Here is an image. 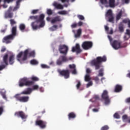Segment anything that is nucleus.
I'll use <instances>...</instances> for the list:
<instances>
[{"instance_id": "nucleus-1", "label": "nucleus", "mask_w": 130, "mask_h": 130, "mask_svg": "<svg viewBox=\"0 0 130 130\" xmlns=\"http://www.w3.org/2000/svg\"><path fill=\"white\" fill-rule=\"evenodd\" d=\"M31 93H32V89L31 88H27L26 90L23 91L20 93L15 94L14 98H16L17 101L26 103V102H28L29 101V96H21V95H30Z\"/></svg>"}, {"instance_id": "nucleus-2", "label": "nucleus", "mask_w": 130, "mask_h": 130, "mask_svg": "<svg viewBox=\"0 0 130 130\" xmlns=\"http://www.w3.org/2000/svg\"><path fill=\"white\" fill-rule=\"evenodd\" d=\"M107 60V57L105 55H104L103 57L98 56L96 59L92 60L91 63L92 66L95 67V70H99L102 62H105Z\"/></svg>"}, {"instance_id": "nucleus-3", "label": "nucleus", "mask_w": 130, "mask_h": 130, "mask_svg": "<svg viewBox=\"0 0 130 130\" xmlns=\"http://www.w3.org/2000/svg\"><path fill=\"white\" fill-rule=\"evenodd\" d=\"M28 53H29V49H26L24 52L23 51H21L18 53L17 55V60L18 61H25V60H27V58L28 57Z\"/></svg>"}, {"instance_id": "nucleus-4", "label": "nucleus", "mask_w": 130, "mask_h": 130, "mask_svg": "<svg viewBox=\"0 0 130 130\" xmlns=\"http://www.w3.org/2000/svg\"><path fill=\"white\" fill-rule=\"evenodd\" d=\"M101 98L104 101L105 105H109L110 104V98H109V94L107 90H104L101 95Z\"/></svg>"}, {"instance_id": "nucleus-5", "label": "nucleus", "mask_w": 130, "mask_h": 130, "mask_svg": "<svg viewBox=\"0 0 130 130\" xmlns=\"http://www.w3.org/2000/svg\"><path fill=\"white\" fill-rule=\"evenodd\" d=\"M34 84V82L29 81V79L24 77L21 79L19 82V87H24V86H32Z\"/></svg>"}, {"instance_id": "nucleus-6", "label": "nucleus", "mask_w": 130, "mask_h": 130, "mask_svg": "<svg viewBox=\"0 0 130 130\" xmlns=\"http://www.w3.org/2000/svg\"><path fill=\"white\" fill-rule=\"evenodd\" d=\"M105 17L108 22L112 23V24H114V16H113V13H112V10L111 9L107 11L105 14Z\"/></svg>"}, {"instance_id": "nucleus-7", "label": "nucleus", "mask_w": 130, "mask_h": 130, "mask_svg": "<svg viewBox=\"0 0 130 130\" xmlns=\"http://www.w3.org/2000/svg\"><path fill=\"white\" fill-rule=\"evenodd\" d=\"M73 59L72 57H67L66 56H60L59 58L57 60L56 64L57 66H60L62 64V62H67L69 60H72Z\"/></svg>"}, {"instance_id": "nucleus-8", "label": "nucleus", "mask_w": 130, "mask_h": 130, "mask_svg": "<svg viewBox=\"0 0 130 130\" xmlns=\"http://www.w3.org/2000/svg\"><path fill=\"white\" fill-rule=\"evenodd\" d=\"M126 43L124 44V46H121V43L118 42L117 40H114L111 44V45L114 49L117 50V49H119V48H121V47H126Z\"/></svg>"}, {"instance_id": "nucleus-9", "label": "nucleus", "mask_w": 130, "mask_h": 130, "mask_svg": "<svg viewBox=\"0 0 130 130\" xmlns=\"http://www.w3.org/2000/svg\"><path fill=\"white\" fill-rule=\"evenodd\" d=\"M9 57V54H6L3 57V61L1 62L0 65V71H3L4 69H6V67L9 65L8 62V58Z\"/></svg>"}, {"instance_id": "nucleus-10", "label": "nucleus", "mask_w": 130, "mask_h": 130, "mask_svg": "<svg viewBox=\"0 0 130 130\" xmlns=\"http://www.w3.org/2000/svg\"><path fill=\"white\" fill-rule=\"evenodd\" d=\"M82 47L84 50H89L93 47V42L91 41H84L82 43Z\"/></svg>"}, {"instance_id": "nucleus-11", "label": "nucleus", "mask_w": 130, "mask_h": 130, "mask_svg": "<svg viewBox=\"0 0 130 130\" xmlns=\"http://www.w3.org/2000/svg\"><path fill=\"white\" fill-rule=\"evenodd\" d=\"M58 50L62 54H67L68 51H69V47L66 45H60Z\"/></svg>"}, {"instance_id": "nucleus-12", "label": "nucleus", "mask_w": 130, "mask_h": 130, "mask_svg": "<svg viewBox=\"0 0 130 130\" xmlns=\"http://www.w3.org/2000/svg\"><path fill=\"white\" fill-rule=\"evenodd\" d=\"M45 17V15L43 14H42L39 16V20H37V22H39V23H40L39 25V28H42V27H44V26H45V21H44Z\"/></svg>"}, {"instance_id": "nucleus-13", "label": "nucleus", "mask_w": 130, "mask_h": 130, "mask_svg": "<svg viewBox=\"0 0 130 130\" xmlns=\"http://www.w3.org/2000/svg\"><path fill=\"white\" fill-rule=\"evenodd\" d=\"M58 73L60 76L64 77V79H69L70 78V70H59Z\"/></svg>"}, {"instance_id": "nucleus-14", "label": "nucleus", "mask_w": 130, "mask_h": 130, "mask_svg": "<svg viewBox=\"0 0 130 130\" xmlns=\"http://www.w3.org/2000/svg\"><path fill=\"white\" fill-rule=\"evenodd\" d=\"M12 7H9L8 10L5 13V19H12L14 17V13L12 12Z\"/></svg>"}, {"instance_id": "nucleus-15", "label": "nucleus", "mask_w": 130, "mask_h": 130, "mask_svg": "<svg viewBox=\"0 0 130 130\" xmlns=\"http://www.w3.org/2000/svg\"><path fill=\"white\" fill-rule=\"evenodd\" d=\"M46 122L42 120H37L35 122L36 125H38L41 128H45L46 127Z\"/></svg>"}, {"instance_id": "nucleus-16", "label": "nucleus", "mask_w": 130, "mask_h": 130, "mask_svg": "<svg viewBox=\"0 0 130 130\" xmlns=\"http://www.w3.org/2000/svg\"><path fill=\"white\" fill-rule=\"evenodd\" d=\"M14 115L17 116V117H21L22 119H26L28 117V116L22 111L15 112Z\"/></svg>"}, {"instance_id": "nucleus-17", "label": "nucleus", "mask_w": 130, "mask_h": 130, "mask_svg": "<svg viewBox=\"0 0 130 130\" xmlns=\"http://www.w3.org/2000/svg\"><path fill=\"white\" fill-rule=\"evenodd\" d=\"M13 39H14V37L13 35H10L4 38L3 42V43L9 44V43H11V42H12L11 40H13Z\"/></svg>"}, {"instance_id": "nucleus-18", "label": "nucleus", "mask_w": 130, "mask_h": 130, "mask_svg": "<svg viewBox=\"0 0 130 130\" xmlns=\"http://www.w3.org/2000/svg\"><path fill=\"white\" fill-rule=\"evenodd\" d=\"M72 52H76L77 54L81 53L82 52V49L80 47V44H76L75 46L73 47L72 49Z\"/></svg>"}, {"instance_id": "nucleus-19", "label": "nucleus", "mask_w": 130, "mask_h": 130, "mask_svg": "<svg viewBox=\"0 0 130 130\" xmlns=\"http://www.w3.org/2000/svg\"><path fill=\"white\" fill-rule=\"evenodd\" d=\"M69 67L70 70H73L72 72L73 75H77V69H76V64H69Z\"/></svg>"}, {"instance_id": "nucleus-20", "label": "nucleus", "mask_w": 130, "mask_h": 130, "mask_svg": "<svg viewBox=\"0 0 130 130\" xmlns=\"http://www.w3.org/2000/svg\"><path fill=\"white\" fill-rule=\"evenodd\" d=\"M38 24L39 23V22H37V20L31 23V26L34 30L39 29V25Z\"/></svg>"}, {"instance_id": "nucleus-21", "label": "nucleus", "mask_w": 130, "mask_h": 130, "mask_svg": "<svg viewBox=\"0 0 130 130\" xmlns=\"http://www.w3.org/2000/svg\"><path fill=\"white\" fill-rule=\"evenodd\" d=\"M23 0H17L16 3V6L13 9V12H15L20 8V4L22 2Z\"/></svg>"}, {"instance_id": "nucleus-22", "label": "nucleus", "mask_w": 130, "mask_h": 130, "mask_svg": "<svg viewBox=\"0 0 130 130\" xmlns=\"http://www.w3.org/2000/svg\"><path fill=\"white\" fill-rule=\"evenodd\" d=\"M9 62L10 64H14L15 62V55L12 54L9 57Z\"/></svg>"}, {"instance_id": "nucleus-23", "label": "nucleus", "mask_w": 130, "mask_h": 130, "mask_svg": "<svg viewBox=\"0 0 130 130\" xmlns=\"http://www.w3.org/2000/svg\"><path fill=\"white\" fill-rule=\"evenodd\" d=\"M53 6L58 10H62V9H63V6H62L61 4H58L56 2H54L53 4Z\"/></svg>"}, {"instance_id": "nucleus-24", "label": "nucleus", "mask_w": 130, "mask_h": 130, "mask_svg": "<svg viewBox=\"0 0 130 130\" xmlns=\"http://www.w3.org/2000/svg\"><path fill=\"white\" fill-rule=\"evenodd\" d=\"M122 86L119 84H117L115 86L114 91L116 92V93H118L121 91H122Z\"/></svg>"}, {"instance_id": "nucleus-25", "label": "nucleus", "mask_w": 130, "mask_h": 130, "mask_svg": "<svg viewBox=\"0 0 130 130\" xmlns=\"http://www.w3.org/2000/svg\"><path fill=\"white\" fill-rule=\"evenodd\" d=\"M61 19H60V17L59 16H56L53 19L51 20V23L52 24H54L56 23V22H60Z\"/></svg>"}, {"instance_id": "nucleus-26", "label": "nucleus", "mask_w": 130, "mask_h": 130, "mask_svg": "<svg viewBox=\"0 0 130 130\" xmlns=\"http://www.w3.org/2000/svg\"><path fill=\"white\" fill-rule=\"evenodd\" d=\"M77 116V115H76V113L74 112H71L68 114V118L69 120H71V119H74V118H76Z\"/></svg>"}, {"instance_id": "nucleus-27", "label": "nucleus", "mask_w": 130, "mask_h": 130, "mask_svg": "<svg viewBox=\"0 0 130 130\" xmlns=\"http://www.w3.org/2000/svg\"><path fill=\"white\" fill-rule=\"evenodd\" d=\"M12 34L10 35H12L14 38V36H16L17 35V26H13L12 29Z\"/></svg>"}, {"instance_id": "nucleus-28", "label": "nucleus", "mask_w": 130, "mask_h": 130, "mask_svg": "<svg viewBox=\"0 0 130 130\" xmlns=\"http://www.w3.org/2000/svg\"><path fill=\"white\" fill-rule=\"evenodd\" d=\"M30 20H35V21H37L39 20V16H29L28 21H30Z\"/></svg>"}, {"instance_id": "nucleus-29", "label": "nucleus", "mask_w": 130, "mask_h": 130, "mask_svg": "<svg viewBox=\"0 0 130 130\" xmlns=\"http://www.w3.org/2000/svg\"><path fill=\"white\" fill-rule=\"evenodd\" d=\"M19 28L21 32H24L25 29H26V25L24 23H21L19 26Z\"/></svg>"}, {"instance_id": "nucleus-30", "label": "nucleus", "mask_w": 130, "mask_h": 130, "mask_svg": "<svg viewBox=\"0 0 130 130\" xmlns=\"http://www.w3.org/2000/svg\"><path fill=\"white\" fill-rule=\"evenodd\" d=\"M109 4L110 8H114L115 7V0H109Z\"/></svg>"}, {"instance_id": "nucleus-31", "label": "nucleus", "mask_w": 130, "mask_h": 130, "mask_svg": "<svg viewBox=\"0 0 130 130\" xmlns=\"http://www.w3.org/2000/svg\"><path fill=\"white\" fill-rule=\"evenodd\" d=\"M121 16H122V11H121L117 15L116 17V20L119 21V20H120V18H121Z\"/></svg>"}, {"instance_id": "nucleus-32", "label": "nucleus", "mask_w": 130, "mask_h": 130, "mask_svg": "<svg viewBox=\"0 0 130 130\" xmlns=\"http://www.w3.org/2000/svg\"><path fill=\"white\" fill-rule=\"evenodd\" d=\"M81 34H82V29L79 28L77 30V33L75 34V37L76 38L78 37H80Z\"/></svg>"}, {"instance_id": "nucleus-33", "label": "nucleus", "mask_w": 130, "mask_h": 130, "mask_svg": "<svg viewBox=\"0 0 130 130\" xmlns=\"http://www.w3.org/2000/svg\"><path fill=\"white\" fill-rule=\"evenodd\" d=\"M10 25L11 26H13L14 25H16V24H17V22L16 21V20H15V19H11L10 20Z\"/></svg>"}, {"instance_id": "nucleus-34", "label": "nucleus", "mask_w": 130, "mask_h": 130, "mask_svg": "<svg viewBox=\"0 0 130 130\" xmlns=\"http://www.w3.org/2000/svg\"><path fill=\"white\" fill-rule=\"evenodd\" d=\"M30 64H32L34 66H35L36 64H38V63H39L37 60L34 59L30 60Z\"/></svg>"}, {"instance_id": "nucleus-35", "label": "nucleus", "mask_w": 130, "mask_h": 130, "mask_svg": "<svg viewBox=\"0 0 130 130\" xmlns=\"http://www.w3.org/2000/svg\"><path fill=\"white\" fill-rule=\"evenodd\" d=\"M104 70H103V69H101L99 71V75L98 76L100 77H103V76L104 75V73H103V71Z\"/></svg>"}, {"instance_id": "nucleus-36", "label": "nucleus", "mask_w": 130, "mask_h": 130, "mask_svg": "<svg viewBox=\"0 0 130 130\" xmlns=\"http://www.w3.org/2000/svg\"><path fill=\"white\" fill-rule=\"evenodd\" d=\"M57 25H54L52 27H50L49 30L50 31H55L56 29H57Z\"/></svg>"}, {"instance_id": "nucleus-37", "label": "nucleus", "mask_w": 130, "mask_h": 130, "mask_svg": "<svg viewBox=\"0 0 130 130\" xmlns=\"http://www.w3.org/2000/svg\"><path fill=\"white\" fill-rule=\"evenodd\" d=\"M76 82L77 83V84L76 85V88H77V90H79L80 89V87L82 85V84L81 83V81H80L79 80H77Z\"/></svg>"}, {"instance_id": "nucleus-38", "label": "nucleus", "mask_w": 130, "mask_h": 130, "mask_svg": "<svg viewBox=\"0 0 130 130\" xmlns=\"http://www.w3.org/2000/svg\"><path fill=\"white\" fill-rule=\"evenodd\" d=\"M90 80H91V78H90V75L86 74L85 76V81L89 82Z\"/></svg>"}, {"instance_id": "nucleus-39", "label": "nucleus", "mask_w": 130, "mask_h": 130, "mask_svg": "<svg viewBox=\"0 0 130 130\" xmlns=\"http://www.w3.org/2000/svg\"><path fill=\"white\" fill-rule=\"evenodd\" d=\"M58 14H59V15H67L68 14V12L64 10L62 11H59L58 12Z\"/></svg>"}, {"instance_id": "nucleus-40", "label": "nucleus", "mask_w": 130, "mask_h": 130, "mask_svg": "<svg viewBox=\"0 0 130 130\" xmlns=\"http://www.w3.org/2000/svg\"><path fill=\"white\" fill-rule=\"evenodd\" d=\"M39 89V86L38 85H35L32 86V88H31L32 91L35 90H38Z\"/></svg>"}, {"instance_id": "nucleus-41", "label": "nucleus", "mask_w": 130, "mask_h": 130, "mask_svg": "<svg viewBox=\"0 0 130 130\" xmlns=\"http://www.w3.org/2000/svg\"><path fill=\"white\" fill-rule=\"evenodd\" d=\"M109 129V126L106 125L101 127V130H108Z\"/></svg>"}, {"instance_id": "nucleus-42", "label": "nucleus", "mask_w": 130, "mask_h": 130, "mask_svg": "<svg viewBox=\"0 0 130 130\" xmlns=\"http://www.w3.org/2000/svg\"><path fill=\"white\" fill-rule=\"evenodd\" d=\"M100 3L102 5H107L108 4L107 0H100Z\"/></svg>"}, {"instance_id": "nucleus-43", "label": "nucleus", "mask_w": 130, "mask_h": 130, "mask_svg": "<svg viewBox=\"0 0 130 130\" xmlns=\"http://www.w3.org/2000/svg\"><path fill=\"white\" fill-rule=\"evenodd\" d=\"M123 38H124V40L125 41H126V40H128L130 38V36H128L126 34H125V35L124 36Z\"/></svg>"}, {"instance_id": "nucleus-44", "label": "nucleus", "mask_w": 130, "mask_h": 130, "mask_svg": "<svg viewBox=\"0 0 130 130\" xmlns=\"http://www.w3.org/2000/svg\"><path fill=\"white\" fill-rule=\"evenodd\" d=\"M53 12H52V10H51V9H47V15H49V16H50L52 14Z\"/></svg>"}, {"instance_id": "nucleus-45", "label": "nucleus", "mask_w": 130, "mask_h": 130, "mask_svg": "<svg viewBox=\"0 0 130 130\" xmlns=\"http://www.w3.org/2000/svg\"><path fill=\"white\" fill-rule=\"evenodd\" d=\"M77 18H78V19H79V20H85V17H84V16L82 15H78L77 16Z\"/></svg>"}, {"instance_id": "nucleus-46", "label": "nucleus", "mask_w": 130, "mask_h": 130, "mask_svg": "<svg viewBox=\"0 0 130 130\" xmlns=\"http://www.w3.org/2000/svg\"><path fill=\"white\" fill-rule=\"evenodd\" d=\"M38 12H39V9L33 10L31 11V14H32V15H35V14H37L38 13Z\"/></svg>"}, {"instance_id": "nucleus-47", "label": "nucleus", "mask_w": 130, "mask_h": 130, "mask_svg": "<svg viewBox=\"0 0 130 130\" xmlns=\"http://www.w3.org/2000/svg\"><path fill=\"white\" fill-rule=\"evenodd\" d=\"M31 79L32 81H39V78L35 76L31 77Z\"/></svg>"}, {"instance_id": "nucleus-48", "label": "nucleus", "mask_w": 130, "mask_h": 130, "mask_svg": "<svg viewBox=\"0 0 130 130\" xmlns=\"http://www.w3.org/2000/svg\"><path fill=\"white\" fill-rule=\"evenodd\" d=\"M119 31L121 32H122L124 31V29H123V25H120L119 26Z\"/></svg>"}, {"instance_id": "nucleus-49", "label": "nucleus", "mask_w": 130, "mask_h": 130, "mask_svg": "<svg viewBox=\"0 0 130 130\" xmlns=\"http://www.w3.org/2000/svg\"><path fill=\"white\" fill-rule=\"evenodd\" d=\"M29 56L35 57V51H32L29 53Z\"/></svg>"}, {"instance_id": "nucleus-50", "label": "nucleus", "mask_w": 130, "mask_h": 130, "mask_svg": "<svg viewBox=\"0 0 130 130\" xmlns=\"http://www.w3.org/2000/svg\"><path fill=\"white\" fill-rule=\"evenodd\" d=\"M94 99H99V96L98 95H95L94 98L92 99H90L89 101H91V102H94Z\"/></svg>"}, {"instance_id": "nucleus-51", "label": "nucleus", "mask_w": 130, "mask_h": 130, "mask_svg": "<svg viewBox=\"0 0 130 130\" xmlns=\"http://www.w3.org/2000/svg\"><path fill=\"white\" fill-rule=\"evenodd\" d=\"M92 73V71H91V69L90 68L86 69V75H89Z\"/></svg>"}, {"instance_id": "nucleus-52", "label": "nucleus", "mask_w": 130, "mask_h": 130, "mask_svg": "<svg viewBox=\"0 0 130 130\" xmlns=\"http://www.w3.org/2000/svg\"><path fill=\"white\" fill-rule=\"evenodd\" d=\"M114 118H117V119L120 118V117L119 116V114H118V113H115L114 114Z\"/></svg>"}, {"instance_id": "nucleus-53", "label": "nucleus", "mask_w": 130, "mask_h": 130, "mask_svg": "<svg viewBox=\"0 0 130 130\" xmlns=\"http://www.w3.org/2000/svg\"><path fill=\"white\" fill-rule=\"evenodd\" d=\"M71 27L72 29H73V28H77V27H78V24L74 23L71 25Z\"/></svg>"}, {"instance_id": "nucleus-54", "label": "nucleus", "mask_w": 130, "mask_h": 130, "mask_svg": "<svg viewBox=\"0 0 130 130\" xmlns=\"http://www.w3.org/2000/svg\"><path fill=\"white\" fill-rule=\"evenodd\" d=\"M93 80L95 82L96 84H98L99 83V78L98 77H95L93 78Z\"/></svg>"}, {"instance_id": "nucleus-55", "label": "nucleus", "mask_w": 130, "mask_h": 130, "mask_svg": "<svg viewBox=\"0 0 130 130\" xmlns=\"http://www.w3.org/2000/svg\"><path fill=\"white\" fill-rule=\"evenodd\" d=\"M3 112H4V107L1 106L0 107V115H2Z\"/></svg>"}, {"instance_id": "nucleus-56", "label": "nucleus", "mask_w": 130, "mask_h": 130, "mask_svg": "<svg viewBox=\"0 0 130 130\" xmlns=\"http://www.w3.org/2000/svg\"><path fill=\"white\" fill-rule=\"evenodd\" d=\"M122 118L123 120H125L126 119H127V118H128V117H127V115H124L122 116Z\"/></svg>"}, {"instance_id": "nucleus-57", "label": "nucleus", "mask_w": 130, "mask_h": 130, "mask_svg": "<svg viewBox=\"0 0 130 130\" xmlns=\"http://www.w3.org/2000/svg\"><path fill=\"white\" fill-rule=\"evenodd\" d=\"M92 85H93V83L92 82H89L87 85V88H89V87H90V86H92Z\"/></svg>"}, {"instance_id": "nucleus-58", "label": "nucleus", "mask_w": 130, "mask_h": 130, "mask_svg": "<svg viewBox=\"0 0 130 130\" xmlns=\"http://www.w3.org/2000/svg\"><path fill=\"white\" fill-rule=\"evenodd\" d=\"M125 34H126V35H127L130 36V30L128 29H126V32H125Z\"/></svg>"}, {"instance_id": "nucleus-59", "label": "nucleus", "mask_w": 130, "mask_h": 130, "mask_svg": "<svg viewBox=\"0 0 130 130\" xmlns=\"http://www.w3.org/2000/svg\"><path fill=\"white\" fill-rule=\"evenodd\" d=\"M1 94L3 96V98H4V99H7V96H6V94L2 92H1Z\"/></svg>"}, {"instance_id": "nucleus-60", "label": "nucleus", "mask_w": 130, "mask_h": 130, "mask_svg": "<svg viewBox=\"0 0 130 130\" xmlns=\"http://www.w3.org/2000/svg\"><path fill=\"white\" fill-rule=\"evenodd\" d=\"M8 26L7 25H5V28L4 29H2L1 30V32L2 33H5V32H6V31H7V28Z\"/></svg>"}, {"instance_id": "nucleus-61", "label": "nucleus", "mask_w": 130, "mask_h": 130, "mask_svg": "<svg viewBox=\"0 0 130 130\" xmlns=\"http://www.w3.org/2000/svg\"><path fill=\"white\" fill-rule=\"evenodd\" d=\"M77 26H79V27H81V26H83V22H82V21H79V22L77 23Z\"/></svg>"}, {"instance_id": "nucleus-62", "label": "nucleus", "mask_w": 130, "mask_h": 130, "mask_svg": "<svg viewBox=\"0 0 130 130\" xmlns=\"http://www.w3.org/2000/svg\"><path fill=\"white\" fill-rule=\"evenodd\" d=\"M41 68L42 69H47V66H46V64H42Z\"/></svg>"}, {"instance_id": "nucleus-63", "label": "nucleus", "mask_w": 130, "mask_h": 130, "mask_svg": "<svg viewBox=\"0 0 130 130\" xmlns=\"http://www.w3.org/2000/svg\"><path fill=\"white\" fill-rule=\"evenodd\" d=\"M6 50H7V49L5 47H3L2 49H1V52H5V51H6Z\"/></svg>"}, {"instance_id": "nucleus-64", "label": "nucleus", "mask_w": 130, "mask_h": 130, "mask_svg": "<svg viewBox=\"0 0 130 130\" xmlns=\"http://www.w3.org/2000/svg\"><path fill=\"white\" fill-rule=\"evenodd\" d=\"M126 103H130V98H127L126 101Z\"/></svg>"}]
</instances>
